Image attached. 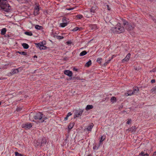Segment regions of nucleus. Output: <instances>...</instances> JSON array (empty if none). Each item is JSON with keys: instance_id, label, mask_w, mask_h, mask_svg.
Wrapping results in <instances>:
<instances>
[{"instance_id": "nucleus-1", "label": "nucleus", "mask_w": 156, "mask_h": 156, "mask_svg": "<svg viewBox=\"0 0 156 156\" xmlns=\"http://www.w3.org/2000/svg\"><path fill=\"white\" fill-rule=\"evenodd\" d=\"M11 8V7L7 3V0H0V9L8 12L10 11Z\"/></svg>"}, {"instance_id": "nucleus-2", "label": "nucleus", "mask_w": 156, "mask_h": 156, "mask_svg": "<svg viewBox=\"0 0 156 156\" xmlns=\"http://www.w3.org/2000/svg\"><path fill=\"white\" fill-rule=\"evenodd\" d=\"M123 25L126 27V29L128 31H131L133 30L135 27V25L134 23H128L124 19L122 20Z\"/></svg>"}, {"instance_id": "nucleus-3", "label": "nucleus", "mask_w": 156, "mask_h": 156, "mask_svg": "<svg viewBox=\"0 0 156 156\" xmlns=\"http://www.w3.org/2000/svg\"><path fill=\"white\" fill-rule=\"evenodd\" d=\"M43 114L40 112L37 113L34 116V118L35 120H39L40 122H42L44 120L47 119L46 117H43Z\"/></svg>"}, {"instance_id": "nucleus-4", "label": "nucleus", "mask_w": 156, "mask_h": 156, "mask_svg": "<svg viewBox=\"0 0 156 156\" xmlns=\"http://www.w3.org/2000/svg\"><path fill=\"white\" fill-rule=\"evenodd\" d=\"M113 30L115 31L118 33L123 32L125 31V29L123 27L121 26V24L119 23L115 27L113 28Z\"/></svg>"}, {"instance_id": "nucleus-5", "label": "nucleus", "mask_w": 156, "mask_h": 156, "mask_svg": "<svg viewBox=\"0 0 156 156\" xmlns=\"http://www.w3.org/2000/svg\"><path fill=\"white\" fill-rule=\"evenodd\" d=\"M83 112V110L81 109H80L78 110H76L74 118H75L76 117L81 116Z\"/></svg>"}, {"instance_id": "nucleus-6", "label": "nucleus", "mask_w": 156, "mask_h": 156, "mask_svg": "<svg viewBox=\"0 0 156 156\" xmlns=\"http://www.w3.org/2000/svg\"><path fill=\"white\" fill-rule=\"evenodd\" d=\"M35 45L37 47H38L40 50H45L47 48V47L43 45V42L41 43H35Z\"/></svg>"}, {"instance_id": "nucleus-7", "label": "nucleus", "mask_w": 156, "mask_h": 156, "mask_svg": "<svg viewBox=\"0 0 156 156\" xmlns=\"http://www.w3.org/2000/svg\"><path fill=\"white\" fill-rule=\"evenodd\" d=\"M22 128L25 129H28L31 128L32 125L30 123H27L25 124H23L22 125Z\"/></svg>"}, {"instance_id": "nucleus-8", "label": "nucleus", "mask_w": 156, "mask_h": 156, "mask_svg": "<svg viewBox=\"0 0 156 156\" xmlns=\"http://www.w3.org/2000/svg\"><path fill=\"white\" fill-rule=\"evenodd\" d=\"M67 19H66V18H63L62 19V21L63 23H61L60 24V26L62 27H63L66 26L67 24H68L67 22Z\"/></svg>"}, {"instance_id": "nucleus-9", "label": "nucleus", "mask_w": 156, "mask_h": 156, "mask_svg": "<svg viewBox=\"0 0 156 156\" xmlns=\"http://www.w3.org/2000/svg\"><path fill=\"white\" fill-rule=\"evenodd\" d=\"M64 73L69 77L72 76L73 73L72 71L69 70H65L64 71Z\"/></svg>"}, {"instance_id": "nucleus-10", "label": "nucleus", "mask_w": 156, "mask_h": 156, "mask_svg": "<svg viewBox=\"0 0 156 156\" xmlns=\"http://www.w3.org/2000/svg\"><path fill=\"white\" fill-rule=\"evenodd\" d=\"M41 140V146L44 145L47 142L45 138H44L42 139H39Z\"/></svg>"}, {"instance_id": "nucleus-11", "label": "nucleus", "mask_w": 156, "mask_h": 156, "mask_svg": "<svg viewBox=\"0 0 156 156\" xmlns=\"http://www.w3.org/2000/svg\"><path fill=\"white\" fill-rule=\"evenodd\" d=\"M133 91L132 92L133 94H136L139 93V89L138 87H133Z\"/></svg>"}, {"instance_id": "nucleus-12", "label": "nucleus", "mask_w": 156, "mask_h": 156, "mask_svg": "<svg viewBox=\"0 0 156 156\" xmlns=\"http://www.w3.org/2000/svg\"><path fill=\"white\" fill-rule=\"evenodd\" d=\"M39 7L38 6H37L34 8V14L35 15H37L39 13Z\"/></svg>"}, {"instance_id": "nucleus-13", "label": "nucleus", "mask_w": 156, "mask_h": 156, "mask_svg": "<svg viewBox=\"0 0 156 156\" xmlns=\"http://www.w3.org/2000/svg\"><path fill=\"white\" fill-rule=\"evenodd\" d=\"M136 129V127L135 126H132L128 129V130L131 132H135Z\"/></svg>"}, {"instance_id": "nucleus-14", "label": "nucleus", "mask_w": 156, "mask_h": 156, "mask_svg": "<svg viewBox=\"0 0 156 156\" xmlns=\"http://www.w3.org/2000/svg\"><path fill=\"white\" fill-rule=\"evenodd\" d=\"M97 9V7L96 6H93L90 9V12L92 14V13H94L95 12V11Z\"/></svg>"}, {"instance_id": "nucleus-15", "label": "nucleus", "mask_w": 156, "mask_h": 156, "mask_svg": "<svg viewBox=\"0 0 156 156\" xmlns=\"http://www.w3.org/2000/svg\"><path fill=\"white\" fill-rule=\"evenodd\" d=\"M133 93L132 91L131 90H129L127 91V93L125 94V95L126 96H131L133 95Z\"/></svg>"}, {"instance_id": "nucleus-16", "label": "nucleus", "mask_w": 156, "mask_h": 156, "mask_svg": "<svg viewBox=\"0 0 156 156\" xmlns=\"http://www.w3.org/2000/svg\"><path fill=\"white\" fill-rule=\"evenodd\" d=\"M85 15H86V17L89 18L92 16V14L90 13V12L88 11H86L85 12Z\"/></svg>"}, {"instance_id": "nucleus-17", "label": "nucleus", "mask_w": 156, "mask_h": 156, "mask_svg": "<svg viewBox=\"0 0 156 156\" xmlns=\"http://www.w3.org/2000/svg\"><path fill=\"white\" fill-rule=\"evenodd\" d=\"M93 126L94 125L93 123L91 124L88 126L87 128V130L88 131H91Z\"/></svg>"}, {"instance_id": "nucleus-18", "label": "nucleus", "mask_w": 156, "mask_h": 156, "mask_svg": "<svg viewBox=\"0 0 156 156\" xmlns=\"http://www.w3.org/2000/svg\"><path fill=\"white\" fill-rule=\"evenodd\" d=\"M90 27L91 29L92 30H95L98 29L96 25H90Z\"/></svg>"}, {"instance_id": "nucleus-19", "label": "nucleus", "mask_w": 156, "mask_h": 156, "mask_svg": "<svg viewBox=\"0 0 156 156\" xmlns=\"http://www.w3.org/2000/svg\"><path fill=\"white\" fill-rule=\"evenodd\" d=\"M22 46L23 47V48L25 49H27L29 47V45L26 43H23L22 44Z\"/></svg>"}, {"instance_id": "nucleus-20", "label": "nucleus", "mask_w": 156, "mask_h": 156, "mask_svg": "<svg viewBox=\"0 0 156 156\" xmlns=\"http://www.w3.org/2000/svg\"><path fill=\"white\" fill-rule=\"evenodd\" d=\"M93 105H87L86 108V109L87 110L91 109L93 108Z\"/></svg>"}, {"instance_id": "nucleus-21", "label": "nucleus", "mask_w": 156, "mask_h": 156, "mask_svg": "<svg viewBox=\"0 0 156 156\" xmlns=\"http://www.w3.org/2000/svg\"><path fill=\"white\" fill-rule=\"evenodd\" d=\"M83 29V28L82 27H76L74 28L73 30L72 31H76L77 30H82Z\"/></svg>"}, {"instance_id": "nucleus-22", "label": "nucleus", "mask_w": 156, "mask_h": 156, "mask_svg": "<svg viewBox=\"0 0 156 156\" xmlns=\"http://www.w3.org/2000/svg\"><path fill=\"white\" fill-rule=\"evenodd\" d=\"M139 155L142 156H148L149 154L146 153H145L144 151H142L139 154Z\"/></svg>"}, {"instance_id": "nucleus-23", "label": "nucleus", "mask_w": 156, "mask_h": 156, "mask_svg": "<svg viewBox=\"0 0 156 156\" xmlns=\"http://www.w3.org/2000/svg\"><path fill=\"white\" fill-rule=\"evenodd\" d=\"M6 30L5 28H3L2 29L1 34L2 35H4L6 32Z\"/></svg>"}, {"instance_id": "nucleus-24", "label": "nucleus", "mask_w": 156, "mask_h": 156, "mask_svg": "<svg viewBox=\"0 0 156 156\" xmlns=\"http://www.w3.org/2000/svg\"><path fill=\"white\" fill-rule=\"evenodd\" d=\"M91 64V61L90 60H89V61L87 62L85 65V66L89 67Z\"/></svg>"}, {"instance_id": "nucleus-25", "label": "nucleus", "mask_w": 156, "mask_h": 156, "mask_svg": "<svg viewBox=\"0 0 156 156\" xmlns=\"http://www.w3.org/2000/svg\"><path fill=\"white\" fill-rule=\"evenodd\" d=\"M105 139V136H102L100 138V140L99 141V144L100 145L101 143Z\"/></svg>"}, {"instance_id": "nucleus-26", "label": "nucleus", "mask_w": 156, "mask_h": 156, "mask_svg": "<svg viewBox=\"0 0 156 156\" xmlns=\"http://www.w3.org/2000/svg\"><path fill=\"white\" fill-rule=\"evenodd\" d=\"M87 54V52L86 51H83L81 52L80 54V56H83Z\"/></svg>"}, {"instance_id": "nucleus-27", "label": "nucleus", "mask_w": 156, "mask_h": 156, "mask_svg": "<svg viewBox=\"0 0 156 156\" xmlns=\"http://www.w3.org/2000/svg\"><path fill=\"white\" fill-rule=\"evenodd\" d=\"M35 27L36 29L37 30H41L43 29L42 27L38 25H35Z\"/></svg>"}, {"instance_id": "nucleus-28", "label": "nucleus", "mask_w": 156, "mask_h": 156, "mask_svg": "<svg viewBox=\"0 0 156 156\" xmlns=\"http://www.w3.org/2000/svg\"><path fill=\"white\" fill-rule=\"evenodd\" d=\"M25 34L27 35H28L29 36H31L33 34L30 31V32H27L26 31L25 32Z\"/></svg>"}, {"instance_id": "nucleus-29", "label": "nucleus", "mask_w": 156, "mask_h": 156, "mask_svg": "<svg viewBox=\"0 0 156 156\" xmlns=\"http://www.w3.org/2000/svg\"><path fill=\"white\" fill-rule=\"evenodd\" d=\"M73 123H70L68 126V128L69 129H71L74 126Z\"/></svg>"}, {"instance_id": "nucleus-30", "label": "nucleus", "mask_w": 156, "mask_h": 156, "mask_svg": "<svg viewBox=\"0 0 156 156\" xmlns=\"http://www.w3.org/2000/svg\"><path fill=\"white\" fill-rule=\"evenodd\" d=\"M19 72V70L18 69H15L13 70H12V73L14 74L16 73H17Z\"/></svg>"}, {"instance_id": "nucleus-31", "label": "nucleus", "mask_w": 156, "mask_h": 156, "mask_svg": "<svg viewBox=\"0 0 156 156\" xmlns=\"http://www.w3.org/2000/svg\"><path fill=\"white\" fill-rule=\"evenodd\" d=\"M16 156H26L23 154L19 153L18 152H16L15 153Z\"/></svg>"}, {"instance_id": "nucleus-32", "label": "nucleus", "mask_w": 156, "mask_h": 156, "mask_svg": "<svg viewBox=\"0 0 156 156\" xmlns=\"http://www.w3.org/2000/svg\"><path fill=\"white\" fill-rule=\"evenodd\" d=\"M111 100L112 102L113 103L116 101V98L114 97H113L111 98Z\"/></svg>"}, {"instance_id": "nucleus-33", "label": "nucleus", "mask_w": 156, "mask_h": 156, "mask_svg": "<svg viewBox=\"0 0 156 156\" xmlns=\"http://www.w3.org/2000/svg\"><path fill=\"white\" fill-rule=\"evenodd\" d=\"M18 53H19L21 55H27V54L26 52H25L24 51H18Z\"/></svg>"}, {"instance_id": "nucleus-34", "label": "nucleus", "mask_w": 156, "mask_h": 156, "mask_svg": "<svg viewBox=\"0 0 156 156\" xmlns=\"http://www.w3.org/2000/svg\"><path fill=\"white\" fill-rule=\"evenodd\" d=\"M41 140H38L36 141V144L37 146H41Z\"/></svg>"}, {"instance_id": "nucleus-35", "label": "nucleus", "mask_w": 156, "mask_h": 156, "mask_svg": "<svg viewBox=\"0 0 156 156\" xmlns=\"http://www.w3.org/2000/svg\"><path fill=\"white\" fill-rule=\"evenodd\" d=\"M130 54L129 53L126 56V57L125 58L126 59H127V60H129L130 57Z\"/></svg>"}, {"instance_id": "nucleus-36", "label": "nucleus", "mask_w": 156, "mask_h": 156, "mask_svg": "<svg viewBox=\"0 0 156 156\" xmlns=\"http://www.w3.org/2000/svg\"><path fill=\"white\" fill-rule=\"evenodd\" d=\"M100 146V145L99 144L98 146H97L96 145L94 146L93 147V149L94 150H97L98 149L99 147Z\"/></svg>"}, {"instance_id": "nucleus-37", "label": "nucleus", "mask_w": 156, "mask_h": 156, "mask_svg": "<svg viewBox=\"0 0 156 156\" xmlns=\"http://www.w3.org/2000/svg\"><path fill=\"white\" fill-rule=\"evenodd\" d=\"M76 17L77 18H79V19H81L83 17V16L81 15H77Z\"/></svg>"}, {"instance_id": "nucleus-38", "label": "nucleus", "mask_w": 156, "mask_h": 156, "mask_svg": "<svg viewBox=\"0 0 156 156\" xmlns=\"http://www.w3.org/2000/svg\"><path fill=\"white\" fill-rule=\"evenodd\" d=\"M102 60V58H97V62H98L101 63V60Z\"/></svg>"}, {"instance_id": "nucleus-39", "label": "nucleus", "mask_w": 156, "mask_h": 156, "mask_svg": "<svg viewBox=\"0 0 156 156\" xmlns=\"http://www.w3.org/2000/svg\"><path fill=\"white\" fill-rule=\"evenodd\" d=\"M151 91L152 92H156V86L152 88L151 90Z\"/></svg>"}, {"instance_id": "nucleus-40", "label": "nucleus", "mask_w": 156, "mask_h": 156, "mask_svg": "<svg viewBox=\"0 0 156 156\" xmlns=\"http://www.w3.org/2000/svg\"><path fill=\"white\" fill-rule=\"evenodd\" d=\"M105 8H107L108 10H110L111 9L109 7V6L108 5H106V6H105Z\"/></svg>"}, {"instance_id": "nucleus-41", "label": "nucleus", "mask_w": 156, "mask_h": 156, "mask_svg": "<svg viewBox=\"0 0 156 156\" xmlns=\"http://www.w3.org/2000/svg\"><path fill=\"white\" fill-rule=\"evenodd\" d=\"M150 72H156V68L153 69L151 70L150 71Z\"/></svg>"}, {"instance_id": "nucleus-42", "label": "nucleus", "mask_w": 156, "mask_h": 156, "mask_svg": "<svg viewBox=\"0 0 156 156\" xmlns=\"http://www.w3.org/2000/svg\"><path fill=\"white\" fill-rule=\"evenodd\" d=\"M129 60H127V59H126L125 58H124V59L122 60V62H127Z\"/></svg>"}, {"instance_id": "nucleus-43", "label": "nucleus", "mask_w": 156, "mask_h": 156, "mask_svg": "<svg viewBox=\"0 0 156 156\" xmlns=\"http://www.w3.org/2000/svg\"><path fill=\"white\" fill-rule=\"evenodd\" d=\"M112 58H113V57H112L110 59H109V60H107V61L106 62V63H107V64H108V63H109V62H110V61L112 59Z\"/></svg>"}, {"instance_id": "nucleus-44", "label": "nucleus", "mask_w": 156, "mask_h": 156, "mask_svg": "<svg viewBox=\"0 0 156 156\" xmlns=\"http://www.w3.org/2000/svg\"><path fill=\"white\" fill-rule=\"evenodd\" d=\"M131 119H129L127 122V124H129L131 122Z\"/></svg>"}, {"instance_id": "nucleus-45", "label": "nucleus", "mask_w": 156, "mask_h": 156, "mask_svg": "<svg viewBox=\"0 0 156 156\" xmlns=\"http://www.w3.org/2000/svg\"><path fill=\"white\" fill-rule=\"evenodd\" d=\"M72 115V113L70 112H69L68 113L67 116V117H69V116L71 115Z\"/></svg>"}, {"instance_id": "nucleus-46", "label": "nucleus", "mask_w": 156, "mask_h": 156, "mask_svg": "<svg viewBox=\"0 0 156 156\" xmlns=\"http://www.w3.org/2000/svg\"><path fill=\"white\" fill-rule=\"evenodd\" d=\"M57 37L58 39H62L63 38V36H58Z\"/></svg>"}, {"instance_id": "nucleus-47", "label": "nucleus", "mask_w": 156, "mask_h": 156, "mask_svg": "<svg viewBox=\"0 0 156 156\" xmlns=\"http://www.w3.org/2000/svg\"><path fill=\"white\" fill-rule=\"evenodd\" d=\"M155 80L154 79H153V80H151V82L152 83H155Z\"/></svg>"}, {"instance_id": "nucleus-48", "label": "nucleus", "mask_w": 156, "mask_h": 156, "mask_svg": "<svg viewBox=\"0 0 156 156\" xmlns=\"http://www.w3.org/2000/svg\"><path fill=\"white\" fill-rule=\"evenodd\" d=\"M68 117H67V116L66 115V117L65 118H64V120L66 121L68 119Z\"/></svg>"}, {"instance_id": "nucleus-49", "label": "nucleus", "mask_w": 156, "mask_h": 156, "mask_svg": "<svg viewBox=\"0 0 156 156\" xmlns=\"http://www.w3.org/2000/svg\"><path fill=\"white\" fill-rule=\"evenodd\" d=\"M73 8H69V9H68L67 10H73Z\"/></svg>"}, {"instance_id": "nucleus-50", "label": "nucleus", "mask_w": 156, "mask_h": 156, "mask_svg": "<svg viewBox=\"0 0 156 156\" xmlns=\"http://www.w3.org/2000/svg\"><path fill=\"white\" fill-rule=\"evenodd\" d=\"M153 155H156V151L154 152V153L153 154Z\"/></svg>"}, {"instance_id": "nucleus-51", "label": "nucleus", "mask_w": 156, "mask_h": 156, "mask_svg": "<svg viewBox=\"0 0 156 156\" xmlns=\"http://www.w3.org/2000/svg\"><path fill=\"white\" fill-rule=\"evenodd\" d=\"M108 64L107 63H106V62H105L104 64V65L105 66L106 65H107V64Z\"/></svg>"}, {"instance_id": "nucleus-52", "label": "nucleus", "mask_w": 156, "mask_h": 156, "mask_svg": "<svg viewBox=\"0 0 156 156\" xmlns=\"http://www.w3.org/2000/svg\"><path fill=\"white\" fill-rule=\"evenodd\" d=\"M66 43H67V44H70V42H69V41H67V42H66Z\"/></svg>"}, {"instance_id": "nucleus-53", "label": "nucleus", "mask_w": 156, "mask_h": 156, "mask_svg": "<svg viewBox=\"0 0 156 156\" xmlns=\"http://www.w3.org/2000/svg\"><path fill=\"white\" fill-rule=\"evenodd\" d=\"M73 70H75V71H77V69L74 68L73 69Z\"/></svg>"}, {"instance_id": "nucleus-54", "label": "nucleus", "mask_w": 156, "mask_h": 156, "mask_svg": "<svg viewBox=\"0 0 156 156\" xmlns=\"http://www.w3.org/2000/svg\"><path fill=\"white\" fill-rule=\"evenodd\" d=\"M34 58H37V56H36V55H34Z\"/></svg>"}, {"instance_id": "nucleus-55", "label": "nucleus", "mask_w": 156, "mask_h": 156, "mask_svg": "<svg viewBox=\"0 0 156 156\" xmlns=\"http://www.w3.org/2000/svg\"><path fill=\"white\" fill-rule=\"evenodd\" d=\"M42 42H43V45H44V44H45V43H44V42H45V41H43Z\"/></svg>"}, {"instance_id": "nucleus-56", "label": "nucleus", "mask_w": 156, "mask_h": 156, "mask_svg": "<svg viewBox=\"0 0 156 156\" xmlns=\"http://www.w3.org/2000/svg\"><path fill=\"white\" fill-rule=\"evenodd\" d=\"M17 111H19V109H18H18H17Z\"/></svg>"}, {"instance_id": "nucleus-57", "label": "nucleus", "mask_w": 156, "mask_h": 156, "mask_svg": "<svg viewBox=\"0 0 156 156\" xmlns=\"http://www.w3.org/2000/svg\"><path fill=\"white\" fill-rule=\"evenodd\" d=\"M3 78H0V80H3Z\"/></svg>"}, {"instance_id": "nucleus-58", "label": "nucleus", "mask_w": 156, "mask_h": 156, "mask_svg": "<svg viewBox=\"0 0 156 156\" xmlns=\"http://www.w3.org/2000/svg\"><path fill=\"white\" fill-rule=\"evenodd\" d=\"M154 22L156 23V20H155V21H154Z\"/></svg>"}, {"instance_id": "nucleus-59", "label": "nucleus", "mask_w": 156, "mask_h": 156, "mask_svg": "<svg viewBox=\"0 0 156 156\" xmlns=\"http://www.w3.org/2000/svg\"><path fill=\"white\" fill-rule=\"evenodd\" d=\"M1 103H2L1 102H0V105H1Z\"/></svg>"}, {"instance_id": "nucleus-60", "label": "nucleus", "mask_w": 156, "mask_h": 156, "mask_svg": "<svg viewBox=\"0 0 156 156\" xmlns=\"http://www.w3.org/2000/svg\"><path fill=\"white\" fill-rule=\"evenodd\" d=\"M112 57L113 58V57H114V55H113Z\"/></svg>"}, {"instance_id": "nucleus-61", "label": "nucleus", "mask_w": 156, "mask_h": 156, "mask_svg": "<svg viewBox=\"0 0 156 156\" xmlns=\"http://www.w3.org/2000/svg\"><path fill=\"white\" fill-rule=\"evenodd\" d=\"M17 0V1H20V0Z\"/></svg>"}]
</instances>
